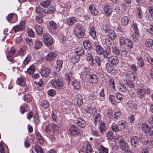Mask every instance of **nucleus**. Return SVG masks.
I'll use <instances>...</instances> for the list:
<instances>
[{
    "label": "nucleus",
    "instance_id": "13",
    "mask_svg": "<svg viewBox=\"0 0 153 153\" xmlns=\"http://www.w3.org/2000/svg\"><path fill=\"white\" fill-rule=\"evenodd\" d=\"M57 56L56 53L54 52L48 53L45 56V59L48 61H52Z\"/></svg>",
    "mask_w": 153,
    "mask_h": 153
},
{
    "label": "nucleus",
    "instance_id": "64",
    "mask_svg": "<svg viewBox=\"0 0 153 153\" xmlns=\"http://www.w3.org/2000/svg\"><path fill=\"white\" fill-rule=\"evenodd\" d=\"M49 106V103L45 100L43 101L42 103V106L45 108H47Z\"/></svg>",
    "mask_w": 153,
    "mask_h": 153
},
{
    "label": "nucleus",
    "instance_id": "45",
    "mask_svg": "<svg viewBox=\"0 0 153 153\" xmlns=\"http://www.w3.org/2000/svg\"><path fill=\"white\" fill-rule=\"evenodd\" d=\"M57 66L56 67L57 71H59L62 67L63 61L62 60H57L56 62Z\"/></svg>",
    "mask_w": 153,
    "mask_h": 153
},
{
    "label": "nucleus",
    "instance_id": "37",
    "mask_svg": "<svg viewBox=\"0 0 153 153\" xmlns=\"http://www.w3.org/2000/svg\"><path fill=\"white\" fill-rule=\"evenodd\" d=\"M138 65L140 67H143L144 64V62L142 58L140 56H138L137 58Z\"/></svg>",
    "mask_w": 153,
    "mask_h": 153
},
{
    "label": "nucleus",
    "instance_id": "31",
    "mask_svg": "<svg viewBox=\"0 0 153 153\" xmlns=\"http://www.w3.org/2000/svg\"><path fill=\"white\" fill-rule=\"evenodd\" d=\"M76 21V18L72 17H69L67 21V24L69 25H73Z\"/></svg>",
    "mask_w": 153,
    "mask_h": 153
},
{
    "label": "nucleus",
    "instance_id": "32",
    "mask_svg": "<svg viewBox=\"0 0 153 153\" xmlns=\"http://www.w3.org/2000/svg\"><path fill=\"white\" fill-rule=\"evenodd\" d=\"M51 126L53 133L56 134L59 133V127L57 126L54 123H53L51 124Z\"/></svg>",
    "mask_w": 153,
    "mask_h": 153
},
{
    "label": "nucleus",
    "instance_id": "49",
    "mask_svg": "<svg viewBox=\"0 0 153 153\" xmlns=\"http://www.w3.org/2000/svg\"><path fill=\"white\" fill-rule=\"evenodd\" d=\"M100 114L99 113L95 116L94 118V123L95 125L100 122Z\"/></svg>",
    "mask_w": 153,
    "mask_h": 153
},
{
    "label": "nucleus",
    "instance_id": "24",
    "mask_svg": "<svg viewBox=\"0 0 153 153\" xmlns=\"http://www.w3.org/2000/svg\"><path fill=\"white\" fill-rule=\"evenodd\" d=\"M76 123L78 126L81 128L85 127L86 125L85 121L81 118H79L77 119Z\"/></svg>",
    "mask_w": 153,
    "mask_h": 153
},
{
    "label": "nucleus",
    "instance_id": "56",
    "mask_svg": "<svg viewBox=\"0 0 153 153\" xmlns=\"http://www.w3.org/2000/svg\"><path fill=\"white\" fill-rule=\"evenodd\" d=\"M111 128L113 131L115 132L120 131L118 125L116 126L114 123L111 125Z\"/></svg>",
    "mask_w": 153,
    "mask_h": 153
},
{
    "label": "nucleus",
    "instance_id": "40",
    "mask_svg": "<svg viewBox=\"0 0 153 153\" xmlns=\"http://www.w3.org/2000/svg\"><path fill=\"white\" fill-rule=\"evenodd\" d=\"M35 67L33 65H32L27 70V73L30 75H32L34 72Z\"/></svg>",
    "mask_w": 153,
    "mask_h": 153
},
{
    "label": "nucleus",
    "instance_id": "7",
    "mask_svg": "<svg viewBox=\"0 0 153 153\" xmlns=\"http://www.w3.org/2000/svg\"><path fill=\"white\" fill-rule=\"evenodd\" d=\"M101 39L102 43L105 45L107 48H110L114 43L109 38L103 35L101 36Z\"/></svg>",
    "mask_w": 153,
    "mask_h": 153
},
{
    "label": "nucleus",
    "instance_id": "20",
    "mask_svg": "<svg viewBox=\"0 0 153 153\" xmlns=\"http://www.w3.org/2000/svg\"><path fill=\"white\" fill-rule=\"evenodd\" d=\"M140 139V138L136 136H133L131 139V145L134 147L137 146L139 145L138 141Z\"/></svg>",
    "mask_w": 153,
    "mask_h": 153
},
{
    "label": "nucleus",
    "instance_id": "25",
    "mask_svg": "<svg viewBox=\"0 0 153 153\" xmlns=\"http://www.w3.org/2000/svg\"><path fill=\"white\" fill-rule=\"evenodd\" d=\"M120 141L119 144L120 148L123 150H127L128 146L126 142L123 140Z\"/></svg>",
    "mask_w": 153,
    "mask_h": 153
},
{
    "label": "nucleus",
    "instance_id": "8",
    "mask_svg": "<svg viewBox=\"0 0 153 153\" xmlns=\"http://www.w3.org/2000/svg\"><path fill=\"white\" fill-rule=\"evenodd\" d=\"M43 40L45 44L48 46L51 45L53 43L52 38L48 34H44Z\"/></svg>",
    "mask_w": 153,
    "mask_h": 153
},
{
    "label": "nucleus",
    "instance_id": "10",
    "mask_svg": "<svg viewBox=\"0 0 153 153\" xmlns=\"http://www.w3.org/2000/svg\"><path fill=\"white\" fill-rule=\"evenodd\" d=\"M51 72V69L44 67H42L40 70V74L42 76L46 77L49 75Z\"/></svg>",
    "mask_w": 153,
    "mask_h": 153
},
{
    "label": "nucleus",
    "instance_id": "34",
    "mask_svg": "<svg viewBox=\"0 0 153 153\" xmlns=\"http://www.w3.org/2000/svg\"><path fill=\"white\" fill-rule=\"evenodd\" d=\"M128 18L126 16L123 17L121 19V24L123 26H126L128 23Z\"/></svg>",
    "mask_w": 153,
    "mask_h": 153
},
{
    "label": "nucleus",
    "instance_id": "61",
    "mask_svg": "<svg viewBox=\"0 0 153 153\" xmlns=\"http://www.w3.org/2000/svg\"><path fill=\"white\" fill-rule=\"evenodd\" d=\"M114 140L116 143L119 144L120 141H122L123 140L122 139V137L119 135L116 136L114 138Z\"/></svg>",
    "mask_w": 153,
    "mask_h": 153
},
{
    "label": "nucleus",
    "instance_id": "28",
    "mask_svg": "<svg viewBox=\"0 0 153 153\" xmlns=\"http://www.w3.org/2000/svg\"><path fill=\"white\" fill-rule=\"evenodd\" d=\"M71 84L75 89L78 90L80 88V84L79 81L74 80L71 82Z\"/></svg>",
    "mask_w": 153,
    "mask_h": 153
},
{
    "label": "nucleus",
    "instance_id": "59",
    "mask_svg": "<svg viewBox=\"0 0 153 153\" xmlns=\"http://www.w3.org/2000/svg\"><path fill=\"white\" fill-rule=\"evenodd\" d=\"M17 83L19 85H23L25 84L24 78L22 77L19 78L17 81Z\"/></svg>",
    "mask_w": 153,
    "mask_h": 153
},
{
    "label": "nucleus",
    "instance_id": "54",
    "mask_svg": "<svg viewBox=\"0 0 153 153\" xmlns=\"http://www.w3.org/2000/svg\"><path fill=\"white\" fill-rule=\"evenodd\" d=\"M49 27L51 29H55L57 27L56 24L53 21H52L49 22Z\"/></svg>",
    "mask_w": 153,
    "mask_h": 153
},
{
    "label": "nucleus",
    "instance_id": "16",
    "mask_svg": "<svg viewBox=\"0 0 153 153\" xmlns=\"http://www.w3.org/2000/svg\"><path fill=\"white\" fill-rule=\"evenodd\" d=\"M86 60L89 65H93L94 64L93 62V56L92 53L90 52H87L86 54Z\"/></svg>",
    "mask_w": 153,
    "mask_h": 153
},
{
    "label": "nucleus",
    "instance_id": "30",
    "mask_svg": "<svg viewBox=\"0 0 153 153\" xmlns=\"http://www.w3.org/2000/svg\"><path fill=\"white\" fill-rule=\"evenodd\" d=\"M110 48H111L112 51L113 53L117 55H119L120 53V51L115 43L113 44Z\"/></svg>",
    "mask_w": 153,
    "mask_h": 153
},
{
    "label": "nucleus",
    "instance_id": "60",
    "mask_svg": "<svg viewBox=\"0 0 153 153\" xmlns=\"http://www.w3.org/2000/svg\"><path fill=\"white\" fill-rule=\"evenodd\" d=\"M35 150L37 153H43L42 149L38 145L36 146Z\"/></svg>",
    "mask_w": 153,
    "mask_h": 153
},
{
    "label": "nucleus",
    "instance_id": "17",
    "mask_svg": "<svg viewBox=\"0 0 153 153\" xmlns=\"http://www.w3.org/2000/svg\"><path fill=\"white\" fill-rule=\"evenodd\" d=\"M105 68L107 71L111 74H112L115 73L116 71L114 69L113 67L109 63L106 64Z\"/></svg>",
    "mask_w": 153,
    "mask_h": 153
},
{
    "label": "nucleus",
    "instance_id": "63",
    "mask_svg": "<svg viewBox=\"0 0 153 153\" xmlns=\"http://www.w3.org/2000/svg\"><path fill=\"white\" fill-rule=\"evenodd\" d=\"M114 118L117 120L120 118L121 116V112L120 111H117L114 113Z\"/></svg>",
    "mask_w": 153,
    "mask_h": 153
},
{
    "label": "nucleus",
    "instance_id": "52",
    "mask_svg": "<svg viewBox=\"0 0 153 153\" xmlns=\"http://www.w3.org/2000/svg\"><path fill=\"white\" fill-rule=\"evenodd\" d=\"M120 53L121 55L124 57L127 56V52L126 50V47L120 48Z\"/></svg>",
    "mask_w": 153,
    "mask_h": 153
},
{
    "label": "nucleus",
    "instance_id": "5",
    "mask_svg": "<svg viewBox=\"0 0 153 153\" xmlns=\"http://www.w3.org/2000/svg\"><path fill=\"white\" fill-rule=\"evenodd\" d=\"M151 92L150 89L146 87H140L137 89V94L138 97L142 98L144 97L146 94L149 95Z\"/></svg>",
    "mask_w": 153,
    "mask_h": 153
},
{
    "label": "nucleus",
    "instance_id": "4",
    "mask_svg": "<svg viewBox=\"0 0 153 153\" xmlns=\"http://www.w3.org/2000/svg\"><path fill=\"white\" fill-rule=\"evenodd\" d=\"M73 32L75 36L78 39L83 38L84 36L83 27L79 24L77 23L75 25Z\"/></svg>",
    "mask_w": 153,
    "mask_h": 153
},
{
    "label": "nucleus",
    "instance_id": "3",
    "mask_svg": "<svg viewBox=\"0 0 153 153\" xmlns=\"http://www.w3.org/2000/svg\"><path fill=\"white\" fill-rule=\"evenodd\" d=\"M51 83L53 87L58 90L62 89L64 85V81L60 78H55L52 79Z\"/></svg>",
    "mask_w": 153,
    "mask_h": 153
},
{
    "label": "nucleus",
    "instance_id": "39",
    "mask_svg": "<svg viewBox=\"0 0 153 153\" xmlns=\"http://www.w3.org/2000/svg\"><path fill=\"white\" fill-rule=\"evenodd\" d=\"M100 131L102 133H105L106 130V127L105 124L103 122L100 123Z\"/></svg>",
    "mask_w": 153,
    "mask_h": 153
},
{
    "label": "nucleus",
    "instance_id": "14",
    "mask_svg": "<svg viewBox=\"0 0 153 153\" xmlns=\"http://www.w3.org/2000/svg\"><path fill=\"white\" fill-rule=\"evenodd\" d=\"M98 76L94 74H91L88 76V80L90 82L96 84L98 81Z\"/></svg>",
    "mask_w": 153,
    "mask_h": 153
},
{
    "label": "nucleus",
    "instance_id": "42",
    "mask_svg": "<svg viewBox=\"0 0 153 153\" xmlns=\"http://www.w3.org/2000/svg\"><path fill=\"white\" fill-rule=\"evenodd\" d=\"M42 46V42L39 40H36L34 48L36 50L41 48Z\"/></svg>",
    "mask_w": 153,
    "mask_h": 153
},
{
    "label": "nucleus",
    "instance_id": "55",
    "mask_svg": "<svg viewBox=\"0 0 153 153\" xmlns=\"http://www.w3.org/2000/svg\"><path fill=\"white\" fill-rule=\"evenodd\" d=\"M133 81H131V80L127 79L126 80V83L129 88H132L135 86V85L133 82Z\"/></svg>",
    "mask_w": 153,
    "mask_h": 153
},
{
    "label": "nucleus",
    "instance_id": "38",
    "mask_svg": "<svg viewBox=\"0 0 153 153\" xmlns=\"http://www.w3.org/2000/svg\"><path fill=\"white\" fill-rule=\"evenodd\" d=\"M83 45L84 47L87 49H90L92 48V45L91 42L88 40L83 41Z\"/></svg>",
    "mask_w": 153,
    "mask_h": 153
},
{
    "label": "nucleus",
    "instance_id": "36",
    "mask_svg": "<svg viewBox=\"0 0 153 153\" xmlns=\"http://www.w3.org/2000/svg\"><path fill=\"white\" fill-rule=\"evenodd\" d=\"M34 28L37 34H41L42 33L43 29L40 26L38 25H36L34 26Z\"/></svg>",
    "mask_w": 153,
    "mask_h": 153
},
{
    "label": "nucleus",
    "instance_id": "19",
    "mask_svg": "<svg viewBox=\"0 0 153 153\" xmlns=\"http://www.w3.org/2000/svg\"><path fill=\"white\" fill-rule=\"evenodd\" d=\"M108 61L113 65H116L119 62L118 57L114 56H111L108 58Z\"/></svg>",
    "mask_w": 153,
    "mask_h": 153
},
{
    "label": "nucleus",
    "instance_id": "57",
    "mask_svg": "<svg viewBox=\"0 0 153 153\" xmlns=\"http://www.w3.org/2000/svg\"><path fill=\"white\" fill-rule=\"evenodd\" d=\"M106 136L108 138L109 140L112 139L113 138V134L112 132L110 131H108L106 134Z\"/></svg>",
    "mask_w": 153,
    "mask_h": 153
},
{
    "label": "nucleus",
    "instance_id": "43",
    "mask_svg": "<svg viewBox=\"0 0 153 153\" xmlns=\"http://www.w3.org/2000/svg\"><path fill=\"white\" fill-rule=\"evenodd\" d=\"M51 1L50 0H45L40 3L41 6L43 7H47L51 4Z\"/></svg>",
    "mask_w": 153,
    "mask_h": 153
},
{
    "label": "nucleus",
    "instance_id": "22",
    "mask_svg": "<svg viewBox=\"0 0 153 153\" xmlns=\"http://www.w3.org/2000/svg\"><path fill=\"white\" fill-rule=\"evenodd\" d=\"M89 10L91 13L94 16H95L98 13V11L95 8V6L93 4L89 5Z\"/></svg>",
    "mask_w": 153,
    "mask_h": 153
},
{
    "label": "nucleus",
    "instance_id": "11",
    "mask_svg": "<svg viewBox=\"0 0 153 153\" xmlns=\"http://www.w3.org/2000/svg\"><path fill=\"white\" fill-rule=\"evenodd\" d=\"M35 11L36 13L40 16L43 17L45 16V10L39 6L36 7Z\"/></svg>",
    "mask_w": 153,
    "mask_h": 153
},
{
    "label": "nucleus",
    "instance_id": "51",
    "mask_svg": "<svg viewBox=\"0 0 153 153\" xmlns=\"http://www.w3.org/2000/svg\"><path fill=\"white\" fill-rule=\"evenodd\" d=\"M86 153H91L93 152V150L91 147V144L88 143L86 147Z\"/></svg>",
    "mask_w": 153,
    "mask_h": 153
},
{
    "label": "nucleus",
    "instance_id": "9",
    "mask_svg": "<svg viewBox=\"0 0 153 153\" xmlns=\"http://www.w3.org/2000/svg\"><path fill=\"white\" fill-rule=\"evenodd\" d=\"M79 131L77 127L75 125H71L69 128V133L72 136H75L78 134Z\"/></svg>",
    "mask_w": 153,
    "mask_h": 153
},
{
    "label": "nucleus",
    "instance_id": "26",
    "mask_svg": "<svg viewBox=\"0 0 153 153\" xmlns=\"http://www.w3.org/2000/svg\"><path fill=\"white\" fill-rule=\"evenodd\" d=\"M70 56L71 57V61L73 63L77 62L80 59L79 56L76 54H70Z\"/></svg>",
    "mask_w": 153,
    "mask_h": 153
},
{
    "label": "nucleus",
    "instance_id": "35",
    "mask_svg": "<svg viewBox=\"0 0 153 153\" xmlns=\"http://www.w3.org/2000/svg\"><path fill=\"white\" fill-rule=\"evenodd\" d=\"M117 87L118 90L120 91L125 92L126 91V87L121 83H119Z\"/></svg>",
    "mask_w": 153,
    "mask_h": 153
},
{
    "label": "nucleus",
    "instance_id": "47",
    "mask_svg": "<svg viewBox=\"0 0 153 153\" xmlns=\"http://www.w3.org/2000/svg\"><path fill=\"white\" fill-rule=\"evenodd\" d=\"M131 29L132 30L133 33H139V30L136 24L133 23L131 26Z\"/></svg>",
    "mask_w": 153,
    "mask_h": 153
},
{
    "label": "nucleus",
    "instance_id": "12",
    "mask_svg": "<svg viewBox=\"0 0 153 153\" xmlns=\"http://www.w3.org/2000/svg\"><path fill=\"white\" fill-rule=\"evenodd\" d=\"M112 6L108 4L105 5L104 7V11L105 14L107 16H110L112 12Z\"/></svg>",
    "mask_w": 153,
    "mask_h": 153
},
{
    "label": "nucleus",
    "instance_id": "50",
    "mask_svg": "<svg viewBox=\"0 0 153 153\" xmlns=\"http://www.w3.org/2000/svg\"><path fill=\"white\" fill-rule=\"evenodd\" d=\"M90 33L93 38L95 39L96 38V31L95 30L94 27L93 26H91L90 27Z\"/></svg>",
    "mask_w": 153,
    "mask_h": 153
},
{
    "label": "nucleus",
    "instance_id": "27",
    "mask_svg": "<svg viewBox=\"0 0 153 153\" xmlns=\"http://www.w3.org/2000/svg\"><path fill=\"white\" fill-rule=\"evenodd\" d=\"M118 126L120 131H122L126 127V123L125 121H121L118 123Z\"/></svg>",
    "mask_w": 153,
    "mask_h": 153
},
{
    "label": "nucleus",
    "instance_id": "48",
    "mask_svg": "<svg viewBox=\"0 0 153 153\" xmlns=\"http://www.w3.org/2000/svg\"><path fill=\"white\" fill-rule=\"evenodd\" d=\"M32 99V97L29 94H27L25 95L24 100L25 101L29 102L31 101Z\"/></svg>",
    "mask_w": 153,
    "mask_h": 153
},
{
    "label": "nucleus",
    "instance_id": "6",
    "mask_svg": "<svg viewBox=\"0 0 153 153\" xmlns=\"http://www.w3.org/2000/svg\"><path fill=\"white\" fill-rule=\"evenodd\" d=\"M25 21H22L19 24L16 25L12 28V30L15 33L18 32L22 31L25 30Z\"/></svg>",
    "mask_w": 153,
    "mask_h": 153
},
{
    "label": "nucleus",
    "instance_id": "15",
    "mask_svg": "<svg viewBox=\"0 0 153 153\" xmlns=\"http://www.w3.org/2000/svg\"><path fill=\"white\" fill-rule=\"evenodd\" d=\"M126 79H129L131 81H134L136 79V76L134 73L131 71H128L126 73Z\"/></svg>",
    "mask_w": 153,
    "mask_h": 153
},
{
    "label": "nucleus",
    "instance_id": "21",
    "mask_svg": "<svg viewBox=\"0 0 153 153\" xmlns=\"http://www.w3.org/2000/svg\"><path fill=\"white\" fill-rule=\"evenodd\" d=\"M82 97L80 94H76L75 100H76V104L78 106L81 105L83 103Z\"/></svg>",
    "mask_w": 153,
    "mask_h": 153
},
{
    "label": "nucleus",
    "instance_id": "41",
    "mask_svg": "<svg viewBox=\"0 0 153 153\" xmlns=\"http://www.w3.org/2000/svg\"><path fill=\"white\" fill-rule=\"evenodd\" d=\"M108 148L101 145L99 149V153H108Z\"/></svg>",
    "mask_w": 153,
    "mask_h": 153
},
{
    "label": "nucleus",
    "instance_id": "53",
    "mask_svg": "<svg viewBox=\"0 0 153 153\" xmlns=\"http://www.w3.org/2000/svg\"><path fill=\"white\" fill-rule=\"evenodd\" d=\"M145 45L147 47H151L153 45V40L151 39H147L145 42Z\"/></svg>",
    "mask_w": 153,
    "mask_h": 153
},
{
    "label": "nucleus",
    "instance_id": "33",
    "mask_svg": "<svg viewBox=\"0 0 153 153\" xmlns=\"http://www.w3.org/2000/svg\"><path fill=\"white\" fill-rule=\"evenodd\" d=\"M104 57L107 58L108 56L111 55V52L110 48H106L103 52Z\"/></svg>",
    "mask_w": 153,
    "mask_h": 153
},
{
    "label": "nucleus",
    "instance_id": "58",
    "mask_svg": "<svg viewBox=\"0 0 153 153\" xmlns=\"http://www.w3.org/2000/svg\"><path fill=\"white\" fill-rule=\"evenodd\" d=\"M31 57L30 55L29 54L27 55L23 62V63L24 65H26L28 64L30 60Z\"/></svg>",
    "mask_w": 153,
    "mask_h": 153
},
{
    "label": "nucleus",
    "instance_id": "2",
    "mask_svg": "<svg viewBox=\"0 0 153 153\" xmlns=\"http://www.w3.org/2000/svg\"><path fill=\"white\" fill-rule=\"evenodd\" d=\"M101 30L102 31L111 39H115L116 37V34L115 31L112 30L110 29L108 26L103 25L102 26Z\"/></svg>",
    "mask_w": 153,
    "mask_h": 153
},
{
    "label": "nucleus",
    "instance_id": "46",
    "mask_svg": "<svg viewBox=\"0 0 153 153\" xmlns=\"http://www.w3.org/2000/svg\"><path fill=\"white\" fill-rule=\"evenodd\" d=\"M36 134L38 138V141L39 143L40 144L42 143L43 142L42 137L39 132H36Z\"/></svg>",
    "mask_w": 153,
    "mask_h": 153
},
{
    "label": "nucleus",
    "instance_id": "18",
    "mask_svg": "<svg viewBox=\"0 0 153 153\" xmlns=\"http://www.w3.org/2000/svg\"><path fill=\"white\" fill-rule=\"evenodd\" d=\"M139 127L142 129V130L143 132L146 134H148L149 132V127L148 125L146 123H143L141 124H139Z\"/></svg>",
    "mask_w": 153,
    "mask_h": 153
},
{
    "label": "nucleus",
    "instance_id": "1",
    "mask_svg": "<svg viewBox=\"0 0 153 153\" xmlns=\"http://www.w3.org/2000/svg\"><path fill=\"white\" fill-rule=\"evenodd\" d=\"M120 35L119 39L120 48H123L127 46L130 48H132L133 45L132 42L129 39L123 36L125 35V33L121 32Z\"/></svg>",
    "mask_w": 153,
    "mask_h": 153
},
{
    "label": "nucleus",
    "instance_id": "29",
    "mask_svg": "<svg viewBox=\"0 0 153 153\" xmlns=\"http://www.w3.org/2000/svg\"><path fill=\"white\" fill-rule=\"evenodd\" d=\"M95 47L94 48L97 53L100 55L102 54L103 52V50L102 47L100 45H95Z\"/></svg>",
    "mask_w": 153,
    "mask_h": 153
},
{
    "label": "nucleus",
    "instance_id": "44",
    "mask_svg": "<svg viewBox=\"0 0 153 153\" xmlns=\"http://www.w3.org/2000/svg\"><path fill=\"white\" fill-rule=\"evenodd\" d=\"M45 15L47 14H52L54 12L55 8L53 6L50 7L47 10H45Z\"/></svg>",
    "mask_w": 153,
    "mask_h": 153
},
{
    "label": "nucleus",
    "instance_id": "23",
    "mask_svg": "<svg viewBox=\"0 0 153 153\" xmlns=\"http://www.w3.org/2000/svg\"><path fill=\"white\" fill-rule=\"evenodd\" d=\"M74 52L76 55L78 56H82L84 54V50L81 47L76 48L74 50Z\"/></svg>",
    "mask_w": 153,
    "mask_h": 153
},
{
    "label": "nucleus",
    "instance_id": "62",
    "mask_svg": "<svg viewBox=\"0 0 153 153\" xmlns=\"http://www.w3.org/2000/svg\"><path fill=\"white\" fill-rule=\"evenodd\" d=\"M131 37L135 41H137L139 37V33H133Z\"/></svg>",
    "mask_w": 153,
    "mask_h": 153
}]
</instances>
